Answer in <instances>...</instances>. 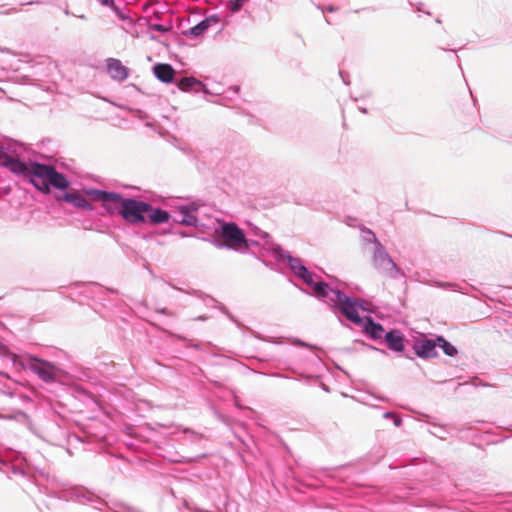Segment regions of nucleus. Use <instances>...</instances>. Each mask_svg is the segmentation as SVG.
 I'll use <instances>...</instances> for the list:
<instances>
[{"instance_id":"1","label":"nucleus","mask_w":512,"mask_h":512,"mask_svg":"<svg viewBox=\"0 0 512 512\" xmlns=\"http://www.w3.org/2000/svg\"><path fill=\"white\" fill-rule=\"evenodd\" d=\"M27 178L40 191L50 192V186L64 190L69 186L66 177L57 172L53 166L30 162Z\"/></svg>"},{"instance_id":"2","label":"nucleus","mask_w":512,"mask_h":512,"mask_svg":"<svg viewBox=\"0 0 512 512\" xmlns=\"http://www.w3.org/2000/svg\"><path fill=\"white\" fill-rule=\"evenodd\" d=\"M221 243L233 250H242L248 247L244 232L233 222H221L218 232Z\"/></svg>"},{"instance_id":"3","label":"nucleus","mask_w":512,"mask_h":512,"mask_svg":"<svg viewBox=\"0 0 512 512\" xmlns=\"http://www.w3.org/2000/svg\"><path fill=\"white\" fill-rule=\"evenodd\" d=\"M121 208V216L126 221L132 224H136L146 221V214L150 210V205L142 201L127 199V201H125V204L122 205Z\"/></svg>"},{"instance_id":"4","label":"nucleus","mask_w":512,"mask_h":512,"mask_svg":"<svg viewBox=\"0 0 512 512\" xmlns=\"http://www.w3.org/2000/svg\"><path fill=\"white\" fill-rule=\"evenodd\" d=\"M369 233L372 235L373 241L376 244V250L373 257L375 269L379 273L392 274L394 271L397 270L396 264L386 253L383 246L376 238L375 234L372 231H369Z\"/></svg>"},{"instance_id":"5","label":"nucleus","mask_w":512,"mask_h":512,"mask_svg":"<svg viewBox=\"0 0 512 512\" xmlns=\"http://www.w3.org/2000/svg\"><path fill=\"white\" fill-rule=\"evenodd\" d=\"M332 295L331 302L339 307L341 313L347 319L357 324L361 322L356 305L349 297L340 291H332Z\"/></svg>"},{"instance_id":"6","label":"nucleus","mask_w":512,"mask_h":512,"mask_svg":"<svg viewBox=\"0 0 512 512\" xmlns=\"http://www.w3.org/2000/svg\"><path fill=\"white\" fill-rule=\"evenodd\" d=\"M97 199L102 201L105 209L111 214H122L121 206L125 204L127 199L116 193H108L104 191L96 192Z\"/></svg>"},{"instance_id":"7","label":"nucleus","mask_w":512,"mask_h":512,"mask_svg":"<svg viewBox=\"0 0 512 512\" xmlns=\"http://www.w3.org/2000/svg\"><path fill=\"white\" fill-rule=\"evenodd\" d=\"M0 164L7 167L11 172L27 178L30 163H24L9 156L2 149H0Z\"/></svg>"},{"instance_id":"8","label":"nucleus","mask_w":512,"mask_h":512,"mask_svg":"<svg viewBox=\"0 0 512 512\" xmlns=\"http://www.w3.org/2000/svg\"><path fill=\"white\" fill-rule=\"evenodd\" d=\"M437 343L431 339L419 340L414 345L415 353L422 358H432L437 355Z\"/></svg>"},{"instance_id":"9","label":"nucleus","mask_w":512,"mask_h":512,"mask_svg":"<svg viewBox=\"0 0 512 512\" xmlns=\"http://www.w3.org/2000/svg\"><path fill=\"white\" fill-rule=\"evenodd\" d=\"M31 367L43 381L49 382L55 377L54 367L48 362L35 360Z\"/></svg>"},{"instance_id":"10","label":"nucleus","mask_w":512,"mask_h":512,"mask_svg":"<svg viewBox=\"0 0 512 512\" xmlns=\"http://www.w3.org/2000/svg\"><path fill=\"white\" fill-rule=\"evenodd\" d=\"M107 68L108 73L113 79L122 81L128 76V69L118 59L109 58L107 60Z\"/></svg>"},{"instance_id":"11","label":"nucleus","mask_w":512,"mask_h":512,"mask_svg":"<svg viewBox=\"0 0 512 512\" xmlns=\"http://www.w3.org/2000/svg\"><path fill=\"white\" fill-rule=\"evenodd\" d=\"M155 76L162 82L170 83L173 81L175 71L169 64H156L153 68Z\"/></svg>"},{"instance_id":"12","label":"nucleus","mask_w":512,"mask_h":512,"mask_svg":"<svg viewBox=\"0 0 512 512\" xmlns=\"http://www.w3.org/2000/svg\"><path fill=\"white\" fill-rule=\"evenodd\" d=\"M385 340L392 350L402 351L404 349L403 336L398 331H390L386 333Z\"/></svg>"},{"instance_id":"13","label":"nucleus","mask_w":512,"mask_h":512,"mask_svg":"<svg viewBox=\"0 0 512 512\" xmlns=\"http://www.w3.org/2000/svg\"><path fill=\"white\" fill-rule=\"evenodd\" d=\"M146 220L153 224L165 223L169 220V213L162 209H153L150 205V210L146 214Z\"/></svg>"},{"instance_id":"14","label":"nucleus","mask_w":512,"mask_h":512,"mask_svg":"<svg viewBox=\"0 0 512 512\" xmlns=\"http://www.w3.org/2000/svg\"><path fill=\"white\" fill-rule=\"evenodd\" d=\"M62 199L73 204L75 207L88 210L91 209L90 203L78 193H66Z\"/></svg>"},{"instance_id":"15","label":"nucleus","mask_w":512,"mask_h":512,"mask_svg":"<svg viewBox=\"0 0 512 512\" xmlns=\"http://www.w3.org/2000/svg\"><path fill=\"white\" fill-rule=\"evenodd\" d=\"M313 290L316 296L318 297H326L331 301L332 291H337L336 289H332L325 282H315L313 285Z\"/></svg>"},{"instance_id":"16","label":"nucleus","mask_w":512,"mask_h":512,"mask_svg":"<svg viewBox=\"0 0 512 512\" xmlns=\"http://www.w3.org/2000/svg\"><path fill=\"white\" fill-rule=\"evenodd\" d=\"M212 21H213L212 18H206L203 21H201L200 23H198L197 25L190 28L189 31L186 32L185 34H189V35L198 37V36L202 35L211 26Z\"/></svg>"},{"instance_id":"17","label":"nucleus","mask_w":512,"mask_h":512,"mask_svg":"<svg viewBox=\"0 0 512 512\" xmlns=\"http://www.w3.org/2000/svg\"><path fill=\"white\" fill-rule=\"evenodd\" d=\"M365 330L373 338H381L382 333L384 332L382 325L374 323L371 318H367Z\"/></svg>"},{"instance_id":"18","label":"nucleus","mask_w":512,"mask_h":512,"mask_svg":"<svg viewBox=\"0 0 512 512\" xmlns=\"http://www.w3.org/2000/svg\"><path fill=\"white\" fill-rule=\"evenodd\" d=\"M288 263L295 275L299 276L302 272H305L306 267L302 264L299 258L288 256Z\"/></svg>"},{"instance_id":"19","label":"nucleus","mask_w":512,"mask_h":512,"mask_svg":"<svg viewBox=\"0 0 512 512\" xmlns=\"http://www.w3.org/2000/svg\"><path fill=\"white\" fill-rule=\"evenodd\" d=\"M437 342L446 355L454 356L457 354V349L451 343L447 342L443 337H438Z\"/></svg>"},{"instance_id":"20","label":"nucleus","mask_w":512,"mask_h":512,"mask_svg":"<svg viewBox=\"0 0 512 512\" xmlns=\"http://www.w3.org/2000/svg\"><path fill=\"white\" fill-rule=\"evenodd\" d=\"M197 83L195 78L192 77H184L178 82L179 89L183 91L189 90L191 87H193Z\"/></svg>"},{"instance_id":"21","label":"nucleus","mask_w":512,"mask_h":512,"mask_svg":"<svg viewBox=\"0 0 512 512\" xmlns=\"http://www.w3.org/2000/svg\"><path fill=\"white\" fill-rule=\"evenodd\" d=\"M298 277L302 278L304 282L307 283L308 285L313 286L315 283V281L313 280V274L309 272L307 268L305 269V272H302Z\"/></svg>"},{"instance_id":"22","label":"nucleus","mask_w":512,"mask_h":512,"mask_svg":"<svg viewBox=\"0 0 512 512\" xmlns=\"http://www.w3.org/2000/svg\"><path fill=\"white\" fill-rule=\"evenodd\" d=\"M244 1L245 0H231V2H230L231 10L234 12L238 11L242 7Z\"/></svg>"},{"instance_id":"23","label":"nucleus","mask_w":512,"mask_h":512,"mask_svg":"<svg viewBox=\"0 0 512 512\" xmlns=\"http://www.w3.org/2000/svg\"><path fill=\"white\" fill-rule=\"evenodd\" d=\"M194 222H195V219L192 216H188L187 218H184L181 220V223L186 224V225H192V224H194Z\"/></svg>"},{"instance_id":"24","label":"nucleus","mask_w":512,"mask_h":512,"mask_svg":"<svg viewBox=\"0 0 512 512\" xmlns=\"http://www.w3.org/2000/svg\"><path fill=\"white\" fill-rule=\"evenodd\" d=\"M96 1L104 6H108V7L114 6V0H96Z\"/></svg>"},{"instance_id":"25","label":"nucleus","mask_w":512,"mask_h":512,"mask_svg":"<svg viewBox=\"0 0 512 512\" xmlns=\"http://www.w3.org/2000/svg\"><path fill=\"white\" fill-rule=\"evenodd\" d=\"M364 231L368 234V238H367V240H368V241H371V242H373V243H374L373 238H372V235L369 233V231H370V230H369V229H367V230H364Z\"/></svg>"},{"instance_id":"26","label":"nucleus","mask_w":512,"mask_h":512,"mask_svg":"<svg viewBox=\"0 0 512 512\" xmlns=\"http://www.w3.org/2000/svg\"><path fill=\"white\" fill-rule=\"evenodd\" d=\"M327 10L330 11V12L334 11V9L332 7H328Z\"/></svg>"}]
</instances>
